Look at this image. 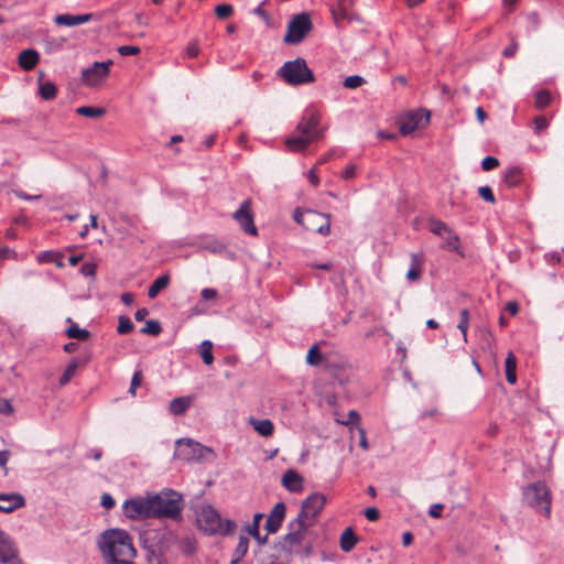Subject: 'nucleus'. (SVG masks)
Instances as JSON below:
<instances>
[{"instance_id":"1","label":"nucleus","mask_w":564,"mask_h":564,"mask_svg":"<svg viewBox=\"0 0 564 564\" xmlns=\"http://www.w3.org/2000/svg\"><path fill=\"white\" fill-rule=\"evenodd\" d=\"M98 547L107 564H133L137 551L130 534L122 529H108L98 540Z\"/></svg>"},{"instance_id":"2","label":"nucleus","mask_w":564,"mask_h":564,"mask_svg":"<svg viewBox=\"0 0 564 564\" xmlns=\"http://www.w3.org/2000/svg\"><path fill=\"white\" fill-rule=\"evenodd\" d=\"M319 121L321 116L317 111H305L292 135L285 140L288 149L292 152H301L312 142L319 139L323 134L318 129Z\"/></svg>"},{"instance_id":"3","label":"nucleus","mask_w":564,"mask_h":564,"mask_svg":"<svg viewBox=\"0 0 564 564\" xmlns=\"http://www.w3.org/2000/svg\"><path fill=\"white\" fill-rule=\"evenodd\" d=\"M175 536L171 531L166 530H144L140 534V541L144 550H147L148 564H166L164 552L173 543Z\"/></svg>"},{"instance_id":"4","label":"nucleus","mask_w":564,"mask_h":564,"mask_svg":"<svg viewBox=\"0 0 564 564\" xmlns=\"http://www.w3.org/2000/svg\"><path fill=\"white\" fill-rule=\"evenodd\" d=\"M152 518L182 521L183 498L174 490L161 491L151 496Z\"/></svg>"},{"instance_id":"5","label":"nucleus","mask_w":564,"mask_h":564,"mask_svg":"<svg viewBox=\"0 0 564 564\" xmlns=\"http://www.w3.org/2000/svg\"><path fill=\"white\" fill-rule=\"evenodd\" d=\"M310 523H302L294 520L289 524L290 532L282 536L279 541L284 546L289 556L300 555L302 557H310L313 552V544L305 541V535Z\"/></svg>"},{"instance_id":"6","label":"nucleus","mask_w":564,"mask_h":564,"mask_svg":"<svg viewBox=\"0 0 564 564\" xmlns=\"http://www.w3.org/2000/svg\"><path fill=\"white\" fill-rule=\"evenodd\" d=\"M197 524L198 528L208 535H229L237 528L235 521L223 519L218 511L210 505L202 507L197 516Z\"/></svg>"},{"instance_id":"7","label":"nucleus","mask_w":564,"mask_h":564,"mask_svg":"<svg viewBox=\"0 0 564 564\" xmlns=\"http://www.w3.org/2000/svg\"><path fill=\"white\" fill-rule=\"evenodd\" d=\"M279 76L291 86H301L315 82L313 72L304 58L288 61L278 72Z\"/></svg>"},{"instance_id":"8","label":"nucleus","mask_w":564,"mask_h":564,"mask_svg":"<svg viewBox=\"0 0 564 564\" xmlns=\"http://www.w3.org/2000/svg\"><path fill=\"white\" fill-rule=\"evenodd\" d=\"M523 501L527 506L535 509L546 518L551 516V492L546 485L536 481L522 489Z\"/></svg>"},{"instance_id":"9","label":"nucleus","mask_w":564,"mask_h":564,"mask_svg":"<svg viewBox=\"0 0 564 564\" xmlns=\"http://www.w3.org/2000/svg\"><path fill=\"white\" fill-rule=\"evenodd\" d=\"M293 219L308 231L318 232L323 236H327L330 232L329 214H323L312 209L302 212L300 208H296Z\"/></svg>"},{"instance_id":"10","label":"nucleus","mask_w":564,"mask_h":564,"mask_svg":"<svg viewBox=\"0 0 564 564\" xmlns=\"http://www.w3.org/2000/svg\"><path fill=\"white\" fill-rule=\"evenodd\" d=\"M258 564H290L292 558L288 550L282 546L280 541L268 547H258L254 551Z\"/></svg>"},{"instance_id":"11","label":"nucleus","mask_w":564,"mask_h":564,"mask_svg":"<svg viewBox=\"0 0 564 564\" xmlns=\"http://www.w3.org/2000/svg\"><path fill=\"white\" fill-rule=\"evenodd\" d=\"M311 29L312 22L310 15L307 13L296 14L288 24L284 42L288 44H299Z\"/></svg>"},{"instance_id":"12","label":"nucleus","mask_w":564,"mask_h":564,"mask_svg":"<svg viewBox=\"0 0 564 564\" xmlns=\"http://www.w3.org/2000/svg\"><path fill=\"white\" fill-rule=\"evenodd\" d=\"M123 513L132 520L152 518L151 496L127 499L122 505Z\"/></svg>"},{"instance_id":"13","label":"nucleus","mask_w":564,"mask_h":564,"mask_svg":"<svg viewBox=\"0 0 564 564\" xmlns=\"http://www.w3.org/2000/svg\"><path fill=\"white\" fill-rule=\"evenodd\" d=\"M326 502L323 494L315 492L310 495L303 502L301 512L295 520L302 523H313L314 518L322 511Z\"/></svg>"},{"instance_id":"14","label":"nucleus","mask_w":564,"mask_h":564,"mask_svg":"<svg viewBox=\"0 0 564 564\" xmlns=\"http://www.w3.org/2000/svg\"><path fill=\"white\" fill-rule=\"evenodd\" d=\"M112 61L95 62L90 67L83 69L82 80L86 86L95 87L101 84L110 72Z\"/></svg>"},{"instance_id":"15","label":"nucleus","mask_w":564,"mask_h":564,"mask_svg":"<svg viewBox=\"0 0 564 564\" xmlns=\"http://www.w3.org/2000/svg\"><path fill=\"white\" fill-rule=\"evenodd\" d=\"M251 205L250 199L243 200L234 213L232 218L239 224L245 234L256 237L258 236V229L254 225Z\"/></svg>"},{"instance_id":"16","label":"nucleus","mask_w":564,"mask_h":564,"mask_svg":"<svg viewBox=\"0 0 564 564\" xmlns=\"http://www.w3.org/2000/svg\"><path fill=\"white\" fill-rule=\"evenodd\" d=\"M19 547L10 534L0 528V564H20Z\"/></svg>"},{"instance_id":"17","label":"nucleus","mask_w":564,"mask_h":564,"mask_svg":"<svg viewBox=\"0 0 564 564\" xmlns=\"http://www.w3.org/2000/svg\"><path fill=\"white\" fill-rule=\"evenodd\" d=\"M429 122L430 112L423 109L416 111H410L404 115L399 122L400 133L402 135H409L414 130H416L422 121Z\"/></svg>"},{"instance_id":"18","label":"nucleus","mask_w":564,"mask_h":564,"mask_svg":"<svg viewBox=\"0 0 564 564\" xmlns=\"http://www.w3.org/2000/svg\"><path fill=\"white\" fill-rule=\"evenodd\" d=\"M285 510L286 508L283 502L275 503L265 521L264 528L268 534L275 533L279 531L285 518Z\"/></svg>"},{"instance_id":"19","label":"nucleus","mask_w":564,"mask_h":564,"mask_svg":"<svg viewBox=\"0 0 564 564\" xmlns=\"http://www.w3.org/2000/svg\"><path fill=\"white\" fill-rule=\"evenodd\" d=\"M25 506V498L19 492L0 494V512L11 513Z\"/></svg>"},{"instance_id":"20","label":"nucleus","mask_w":564,"mask_h":564,"mask_svg":"<svg viewBox=\"0 0 564 564\" xmlns=\"http://www.w3.org/2000/svg\"><path fill=\"white\" fill-rule=\"evenodd\" d=\"M177 443L180 445V455H184L185 459L202 458L203 452H212L208 447L202 446L192 440H181Z\"/></svg>"},{"instance_id":"21","label":"nucleus","mask_w":564,"mask_h":564,"mask_svg":"<svg viewBox=\"0 0 564 564\" xmlns=\"http://www.w3.org/2000/svg\"><path fill=\"white\" fill-rule=\"evenodd\" d=\"M282 485L291 492L303 489V477L294 469H288L282 476Z\"/></svg>"},{"instance_id":"22","label":"nucleus","mask_w":564,"mask_h":564,"mask_svg":"<svg viewBox=\"0 0 564 564\" xmlns=\"http://www.w3.org/2000/svg\"><path fill=\"white\" fill-rule=\"evenodd\" d=\"M40 62V54L33 48L23 50L18 57L19 66L23 70H32Z\"/></svg>"},{"instance_id":"23","label":"nucleus","mask_w":564,"mask_h":564,"mask_svg":"<svg viewBox=\"0 0 564 564\" xmlns=\"http://www.w3.org/2000/svg\"><path fill=\"white\" fill-rule=\"evenodd\" d=\"M249 424L263 437H271L274 433V424L269 419H256L251 416L249 419Z\"/></svg>"},{"instance_id":"24","label":"nucleus","mask_w":564,"mask_h":564,"mask_svg":"<svg viewBox=\"0 0 564 564\" xmlns=\"http://www.w3.org/2000/svg\"><path fill=\"white\" fill-rule=\"evenodd\" d=\"M91 19V14H58L55 17L54 21L58 25H66V26H75L79 24H84L89 22Z\"/></svg>"},{"instance_id":"25","label":"nucleus","mask_w":564,"mask_h":564,"mask_svg":"<svg viewBox=\"0 0 564 564\" xmlns=\"http://www.w3.org/2000/svg\"><path fill=\"white\" fill-rule=\"evenodd\" d=\"M63 259H64V253L61 251H56V250L41 251L36 256V261L39 263H54L59 269L65 267Z\"/></svg>"},{"instance_id":"26","label":"nucleus","mask_w":564,"mask_h":564,"mask_svg":"<svg viewBox=\"0 0 564 564\" xmlns=\"http://www.w3.org/2000/svg\"><path fill=\"white\" fill-rule=\"evenodd\" d=\"M523 181L522 170L518 166H511L503 173V182L509 187H516Z\"/></svg>"},{"instance_id":"27","label":"nucleus","mask_w":564,"mask_h":564,"mask_svg":"<svg viewBox=\"0 0 564 564\" xmlns=\"http://www.w3.org/2000/svg\"><path fill=\"white\" fill-rule=\"evenodd\" d=\"M192 398L191 397H178L174 398L170 402V412L174 415H182L184 414L187 409L191 406Z\"/></svg>"},{"instance_id":"28","label":"nucleus","mask_w":564,"mask_h":564,"mask_svg":"<svg viewBox=\"0 0 564 564\" xmlns=\"http://www.w3.org/2000/svg\"><path fill=\"white\" fill-rule=\"evenodd\" d=\"M443 239V242L441 245L442 249L451 250L462 253L460 250V240L459 237L449 228V232H446L444 237H441Z\"/></svg>"},{"instance_id":"29","label":"nucleus","mask_w":564,"mask_h":564,"mask_svg":"<svg viewBox=\"0 0 564 564\" xmlns=\"http://www.w3.org/2000/svg\"><path fill=\"white\" fill-rule=\"evenodd\" d=\"M249 550V540L245 535L239 536L238 544L234 551L230 564H240Z\"/></svg>"},{"instance_id":"30","label":"nucleus","mask_w":564,"mask_h":564,"mask_svg":"<svg viewBox=\"0 0 564 564\" xmlns=\"http://www.w3.org/2000/svg\"><path fill=\"white\" fill-rule=\"evenodd\" d=\"M357 536L351 528H347L340 535L339 545L341 551L350 552L357 544Z\"/></svg>"},{"instance_id":"31","label":"nucleus","mask_w":564,"mask_h":564,"mask_svg":"<svg viewBox=\"0 0 564 564\" xmlns=\"http://www.w3.org/2000/svg\"><path fill=\"white\" fill-rule=\"evenodd\" d=\"M170 284V275L162 274L156 278L148 290V296L154 299L158 294Z\"/></svg>"},{"instance_id":"32","label":"nucleus","mask_w":564,"mask_h":564,"mask_svg":"<svg viewBox=\"0 0 564 564\" xmlns=\"http://www.w3.org/2000/svg\"><path fill=\"white\" fill-rule=\"evenodd\" d=\"M506 379L510 384H514L517 382V358L513 352H509L506 358Z\"/></svg>"},{"instance_id":"33","label":"nucleus","mask_w":564,"mask_h":564,"mask_svg":"<svg viewBox=\"0 0 564 564\" xmlns=\"http://www.w3.org/2000/svg\"><path fill=\"white\" fill-rule=\"evenodd\" d=\"M39 94L44 100H52L56 97L57 87L52 82L41 83L39 87Z\"/></svg>"},{"instance_id":"34","label":"nucleus","mask_w":564,"mask_h":564,"mask_svg":"<svg viewBox=\"0 0 564 564\" xmlns=\"http://www.w3.org/2000/svg\"><path fill=\"white\" fill-rule=\"evenodd\" d=\"M76 113L87 118H100L106 113L105 108L82 106L76 109Z\"/></svg>"},{"instance_id":"35","label":"nucleus","mask_w":564,"mask_h":564,"mask_svg":"<svg viewBox=\"0 0 564 564\" xmlns=\"http://www.w3.org/2000/svg\"><path fill=\"white\" fill-rule=\"evenodd\" d=\"M66 335L72 339L86 340L89 338L90 333L85 328H79L77 324L72 323L66 329Z\"/></svg>"},{"instance_id":"36","label":"nucleus","mask_w":564,"mask_h":564,"mask_svg":"<svg viewBox=\"0 0 564 564\" xmlns=\"http://www.w3.org/2000/svg\"><path fill=\"white\" fill-rule=\"evenodd\" d=\"M199 355L205 365H212L214 362L213 356V344L210 340H204L199 346Z\"/></svg>"},{"instance_id":"37","label":"nucleus","mask_w":564,"mask_h":564,"mask_svg":"<svg viewBox=\"0 0 564 564\" xmlns=\"http://www.w3.org/2000/svg\"><path fill=\"white\" fill-rule=\"evenodd\" d=\"M430 231L438 237H444L446 232H449V227L442 220L432 218L429 220Z\"/></svg>"},{"instance_id":"38","label":"nucleus","mask_w":564,"mask_h":564,"mask_svg":"<svg viewBox=\"0 0 564 564\" xmlns=\"http://www.w3.org/2000/svg\"><path fill=\"white\" fill-rule=\"evenodd\" d=\"M468 327H469V312H468L467 308H463L459 312V323L457 325V328L463 334L464 343H467V330H468Z\"/></svg>"},{"instance_id":"39","label":"nucleus","mask_w":564,"mask_h":564,"mask_svg":"<svg viewBox=\"0 0 564 564\" xmlns=\"http://www.w3.org/2000/svg\"><path fill=\"white\" fill-rule=\"evenodd\" d=\"M200 248L212 253H220L226 250V245L219 240L210 239L202 242Z\"/></svg>"},{"instance_id":"40","label":"nucleus","mask_w":564,"mask_h":564,"mask_svg":"<svg viewBox=\"0 0 564 564\" xmlns=\"http://www.w3.org/2000/svg\"><path fill=\"white\" fill-rule=\"evenodd\" d=\"M551 102V94L549 90L542 89L535 94V106L539 109L547 107Z\"/></svg>"},{"instance_id":"41","label":"nucleus","mask_w":564,"mask_h":564,"mask_svg":"<svg viewBox=\"0 0 564 564\" xmlns=\"http://www.w3.org/2000/svg\"><path fill=\"white\" fill-rule=\"evenodd\" d=\"M366 83V79L359 75H351L345 78L343 85L348 89H356L362 86Z\"/></svg>"},{"instance_id":"42","label":"nucleus","mask_w":564,"mask_h":564,"mask_svg":"<svg viewBox=\"0 0 564 564\" xmlns=\"http://www.w3.org/2000/svg\"><path fill=\"white\" fill-rule=\"evenodd\" d=\"M162 332L161 324L155 319H150L145 323V326L141 328L142 334L158 336Z\"/></svg>"},{"instance_id":"43","label":"nucleus","mask_w":564,"mask_h":564,"mask_svg":"<svg viewBox=\"0 0 564 564\" xmlns=\"http://www.w3.org/2000/svg\"><path fill=\"white\" fill-rule=\"evenodd\" d=\"M134 328L133 323L128 316H120L117 332L120 335L129 334Z\"/></svg>"},{"instance_id":"44","label":"nucleus","mask_w":564,"mask_h":564,"mask_svg":"<svg viewBox=\"0 0 564 564\" xmlns=\"http://www.w3.org/2000/svg\"><path fill=\"white\" fill-rule=\"evenodd\" d=\"M307 364L312 366H317L322 361V354L317 347V345H314L310 348L307 356H306Z\"/></svg>"},{"instance_id":"45","label":"nucleus","mask_w":564,"mask_h":564,"mask_svg":"<svg viewBox=\"0 0 564 564\" xmlns=\"http://www.w3.org/2000/svg\"><path fill=\"white\" fill-rule=\"evenodd\" d=\"M234 13V8L229 3H221L215 8V14L219 19H228Z\"/></svg>"},{"instance_id":"46","label":"nucleus","mask_w":564,"mask_h":564,"mask_svg":"<svg viewBox=\"0 0 564 564\" xmlns=\"http://www.w3.org/2000/svg\"><path fill=\"white\" fill-rule=\"evenodd\" d=\"M77 369V364L75 361H72L67 368L65 369L64 373L59 378L61 386H65L69 382L70 378L75 375Z\"/></svg>"},{"instance_id":"47","label":"nucleus","mask_w":564,"mask_h":564,"mask_svg":"<svg viewBox=\"0 0 564 564\" xmlns=\"http://www.w3.org/2000/svg\"><path fill=\"white\" fill-rule=\"evenodd\" d=\"M263 514L262 513H256L253 516L252 523L248 527V533L252 538H257L258 533H260V521L262 520Z\"/></svg>"},{"instance_id":"48","label":"nucleus","mask_w":564,"mask_h":564,"mask_svg":"<svg viewBox=\"0 0 564 564\" xmlns=\"http://www.w3.org/2000/svg\"><path fill=\"white\" fill-rule=\"evenodd\" d=\"M478 194L485 202L490 203V204L496 203V198H495V195H494L490 186H488V185L480 186L478 188Z\"/></svg>"},{"instance_id":"49","label":"nucleus","mask_w":564,"mask_h":564,"mask_svg":"<svg viewBox=\"0 0 564 564\" xmlns=\"http://www.w3.org/2000/svg\"><path fill=\"white\" fill-rule=\"evenodd\" d=\"M423 264L424 254L422 252L411 254L410 269L423 271Z\"/></svg>"},{"instance_id":"50","label":"nucleus","mask_w":564,"mask_h":564,"mask_svg":"<svg viewBox=\"0 0 564 564\" xmlns=\"http://www.w3.org/2000/svg\"><path fill=\"white\" fill-rule=\"evenodd\" d=\"M141 383H142V371L135 370L132 376V379H131L129 393L134 397L135 390H137V388H139L141 386Z\"/></svg>"},{"instance_id":"51","label":"nucleus","mask_w":564,"mask_h":564,"mask_svg":"<svg viewBox=\"0 0 564 564\" xmlns=\"http://www.w3.org/2000/svg\"><path fill=\"white\" fill-rule=\"evenodd\" d=\"M333 17L336 20V22L340 20L350 19V9H341L340 3H338L337 8L333 9Z\"/></svg>"},{"instance_id":"52","label":"nucleus","mask_w":564,"mask_h":564,"mask_svg":"<svg viewBox=\"0 0 564 564\" xmlns=\"http://www.w3.org/2000/svg\"><path fill=\"white\" fill-rule=\"evenodd\" d=\"M499 165V161L497 158L495 156H486L482 161H481V167L484 171H491L494 169H496L497 166Z\"/></svg>"},{"instance_id":"53","label":"nucleus","mask_w":564,"mask_h":564,"mask_svg":"<svg viewBox=\"0 0 564 564\" xmlns=\"http://www.w3.org/2000/svg\"><path fill=\"white\" fill-rule=\"evenodd\" d=\"M118 53L121 56L137 55L140 53V47L133 46V45H122V46L118 47Z\"/></svg>"},{"instance_id":"54","label":"nucleus","mask_w":564,"mask_h":564,"mask_svg":"<svg viewBox=\"0 0 564 564\" xmlns=\"http://www.w3.org/2000/svg\"><path fill=\"white\" fill-rule=\"evenodd\" d=\"M360 420V415L356 410H350L348 412V420H336L338 423L343 425L357 424Z\"/></svg>"},{"instance_id":"55","label":"nucleus","mask_w":564,"mask_h":564,"mask_svg":"<svg viewBox=\"0 0 564 564\" xmlns=\"http://www.w3.org/2000/svg\"><path fill=\"white\" fill-rule=\"evenodd\" d=\"M535 132L540 133L544 129L549 127V120L543 116H538L534 118Z\"/></svg>"},{"instance_id":"56","label":"nucleus","mask_w":564,"mask_h":564,"mask_svg":"<svg viewBox=\"0 0 564 564\" xmlns=\"http://www.w3.org/2000/svg\"><path fill=\"white\" fill-rule=\"evenodd\" d=\"M364 514H365L366 519L371 522H375V521L379 520V518H380V512L375 507H369V508L365 509Z\"/></svg>"},{"instance_id":"57","label":"nucleus","mask_w":564,"mask_h":564,"mask_svg":"<svg viewBox=\"0 0 564 564\" xmlns=\"http://www.w3.org/2000/svg\"><path fill=\"white\" fill-rule=\"evenodd\" d=\"M100 505H101L105 509L109 510V509H111V508H113V507H115L116 501H115V499L112 498V496H111L110 494L105 492V494L101 496Z\"/></svg>"},{"instance_id":"58","label":"nucleus","mask_w":564,"mask_h":564,"mask_svg":"<svg viewBox=\"0 0 564 564\" xmlns=\"http://www.w3.org/2000/svg\"><path fill=\"white\" fill-rule=\"evenodd\" d=\"M518 51V43L512 40L511 43L503 50L502 55L507 58H511Z\"/></svg>"},{"instance_id":"59","label":"nucleus","mask_w":564,"mask_h":564,"mask_svg":"<svg viewBox=\"0 0 564 564\" xmlns=\"http://www.w3.org/2000/svg\"><path fill=\"white\" fill-rule=\"evenodd\" d=\"M544 259L550 264H557L562 260L561 254L557 251H551V252L545 253Z\"/></svg>"},{"instance_id":"60","label":"nucleus","mask_w":564,"mask_h":564,"mask_svg":"<svg viewBox=\"0 0 564 564\" xmlns=\"http://www.w3.org/2000/svg\"><path fill=\"white\" fill-rule=\"evenodd\" d=\"M443 510H444L443 503H434L430 507L429 514L432 518L438 519V518H441Z\"/></svg>"},{"instance_id":"61","label":"nucleus","mask_w":564,"mask_h":564,"mask_svg":"<svg viewBox=\"0 0 564 564\" xmlns=\"http://www.w3.org/2000/svg\"><path fill=\"white\" fill-rule=\"evenodd\" d=\"M13 408L8 399L0 397V414H11Z\"/></svg>"},{"instance_id":"62","label":"nucleus","mask_w":564,"mask_h":564,"mask_svg":"<svg viewBox=\"0 0 564 564\" xmlns=\"http://www.w3.org/2000/svg\"><path fill=\"white\" fill-rule=\"evenodd\" d=\"M357 430H358V433H359V446L362 449L368 451L369 449V444H368V441H367L365 429L361 427V426H357Z\"/></svg>"},{"instance_id":"63","label":"nucleus","mask_w":564,"mask_h":564,"mask_svg":"<svg viewBox=\"0 0 564 564\" xmlns=\"http://www.w3.org/2000/svg\"><path fill=\"white\" fill-rule=\"evenodd\" d=\"M355 175H356V165L355 164L347 165L341 173V177L344 180H351L355 177Z\"/></svg>"},{"instance_id":"64","label":"nucleus","mask_w":564,"mask_h":564,"mask_svg":"<svg viewBox=\"0 0 564 564\" xmlns=\"http://www.w3.org/2000/svg\"><path fill=\"white\" fill-rule=\"evenodd\" d=\"M217 294H218L217 291L212 288L203 289L200 292V295L205 301H210V300L216 299Z\"/></svg>"}]
</instances>
